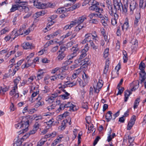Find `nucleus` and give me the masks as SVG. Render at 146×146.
Instances as JSON below:
<instances>
[{
    "mask_svg": "<svg viewBox=\"0 0 146 146\" xmlns=\"http://www.w3.org/2000/svg\"><path fill=\"white\" fill-rule=\"evenodd\" d=\"M89 3H91L92 5L89 7V9L90 10L95 11H99L100 12H102V8H100L98 2L95 0H90Z\"/></svg>",
    "mask_w": 146,
    "mask_h": 146,
    "instance_id": "nucleus-1",
    "label": "nucleus"
},
{
    "mask_svg": "<svg viewBox=\"0 0 146 146\" xmlns=\"http://www.w3.org/2000/svg\"><path fill=\"white\" fill-rule=\"evenodd\" d=\"M25 125V127L27 128L29 126V120H27L26 121H22L20 123H19L15 125V127L17 129H24L23 126Z\"/></svg>",
    "mask_w": 146,
    "mask_h": 146,
    "instance_id": "nucleus-2",
    "label": "nucleus"
},
{
    "mask_svg": "<svg viewBox=\"0 0 146 146\" xmlns=\"http://www.w3.org/2000/svg\"><path fill=\"white\" fill-rule=\"evenodd\" d=\"M113 5L114 9L117 10L121 11V7H122V4L120 0H113Z\"/></svg>",
    "mask_w": 146,
    "mask_h": 146,
    "instance_id": "nucleus-3",
    "label": "nucleus"
},
{
    "mask_svg": "<svg viewBox=\"0 0 146 146\" xmlns=\"http://www.w3.org/2000/svg\"><path fill=\"white\" fill-rule=\"evenodd\" d=\"M136 116L133 115L131 118L130 121L129 122L127 125V129L130 130L131 129V127L133 126L135 123L136 120Z\"/></svg>",
    "mask_w": 146,
    "mask_h": 146,
    "instance_id": "nucleus-4",
    "label": "nucleus"
},
{
    "mask_svg": "<svg viewBox=\"0 0 146 146\" xmlns=\"http://www.w3.org/2000/svg\"><path fill=\"white\" fill-rule=\"evenodd\" d=\"M103 83L102 80H99L98 82L97 83V85L96 87H94V92L97 93H98L101 88L103 86Z\"/></svg>",
    "mask_w": 146,
    "mask_h": 146,
    "instance_id": "nucleus-5",
    "label": "nucleus"
},
{
    "mask_svg": "<svg viewBox=\"0 0 146 146\" xmlns=\"http://www.w3.org/2000/svg\"><path fill=\"white\" fill-rule=\"evenodd\" d=\"M33 2L34 5L36 7L39 9H45V3H41L38 1L36 2L35 0H33Z\"/></svg>",
    "mask_w": 146,
    "mask_h": 146,
    "instance_id": "nucleus-6",
    "label": "nucleus"
},
{
    "mask_svg": "<svg viewBox=\"0 0 146 146\" xmlns=\"http://www.w3.org/2000/svg\"><path fill=\"white\" fill-rule=\"evenodd\" d=\"M57 54H58V56L57 57L56 59L59 61L62 60L66 56L65 53H61L60 52L58 51L57 52Z\"/></svg>",
    "mask_w": 146,
    "mask_h": 146,
    "instance_id": "nucleus-7",
    "label": "nucleus"
},
{
    "mask_svg": "<svg viewBox=\"0 0 146 146\" xmlns=\"http://www.w3.org/2000/svg\"><path fill=\"white\" fill-rule=\"evenodd\" d=\"M86 19V17L85 16L80 17H79L77 20H75L74 23L76 24H81Z\"/></svg>",
    "mask_w": 146,
    "mask_h": 146,
    "instance_id": "nucleus-8",
    "label": "nucleus"
},
{
    "mask_svg": "<svg viewBox=\"0 0 146 146\" xmlns=\"http://www.w3.org/2000/svg\"><path fill=\"white\" fill-rule=\"evenodd\" d=\"M137 4L136 2L133 1L131 2L130 5V12L132 14H133V11L135 9L136 7L137 6Z\"/></svg>",
    "mask_w": 146,
    "mask_h": 146,
    "instance_id": "nucleus-9",
    "label": "nucleus"
},
{
    "mask_svg": "<svg viewBox=\"0 0 146 146\" xmlns=\"http://www.w3.org/2000/svg\"><path fill=\"white\" fill-rule=\"evenodd\" d=\"M141 18V15L140 13H137L135 16V19L134 21V26L137 27L138 25V23Z\"/></svg>",
    "mask_w": 146,
    "mask_h": 146,
    "instance_id": "nucleus-10",
    "label": "nucleus"
},
{
    "mask_svg": "<svg viewBox=\"0 0 146 146\" xmlns=\"http://www.w3.org/2000/svg\"><path fill=\"white\" fill-rule=\"evenodd\" d=\"M132 83L135 85L133 88L131 90V91H135L136 89H137L139 87V82L138 80H137L133 82Z\"/></svg>",
    "mask_w": 146,
    "mask_h": 146,
    "instance_id": "nucleus-11",
    "label": "nucleus"
},
{
    "mask_svg": "<svg viewBox=\"0 0 146 146\" xmlns=\"http://www.w3.org/2000/svg\"><path fill=\"white\" fill-rule=\"evenodd\" d=\"M122 7L123 11L125 13H126L127 11V8L128 7V1L127 0H126L125 2L124 1L123 5H122Z\"/></svg>",
    "mask_w": 146,
    "mask_h": 146,
    "instance_id": "nucleus-12",
    "label": "nucleus"
},
{
    "mask_svg": "<svg viewBox=\"0 0 146 146\" xmlns=\"http://www.w3.org/2000/svg\"><path fill=\"white\" fill-rule=\"evenodd\" d=\"M36 130L34 129H33L31 131L29 132V133H26L24 136H23V137L21 139H25L27 138L31 134H33L35 133L36 131Z\"/></svg>",
    "mask_w": 146,
    "mask_h": 146,
    "instance_id": "nucleus-13",
    "label": "nucleus"
},
{
    "mask_svg": "<svg viewBox=\"0 0 146 146\" xmlns=\"http://www.w3.org/2000/svg\"><path fill=\"white\" fill-rule=\"evenodd\" d=\"M86 50L84 49L82 50L81 52V54L80 55V57L79 58V59H82L83 58L86 56L87 54H86V53L88 50V48H87V47H86Z\"/></svg>",
    "mask_w": 146,
    "mask_h": 146,
    "instance_id": "nucleus-14",
    "label": "nucleus"
},
{
    "mask_svg": "<svg viewBox=\"0 0 146 146\" xmlns=\"http://www.w3.org/2000/svg\"><path fill=\"white\" fill-rule=\"evenodd\" d=\"M112 113L111 111H108L106 113V119L107 122L109 121L112 118Z\"/></svg>",
    "mask_w": 146,
    "mask_h": 146,
    "instance_id": "nucleus-15",
    "label": "nucleus"
},
{
    "mask_svg": "<svg viewBox=\"0 0 146 146\" xmlns=\"http://www.w3.org/2000/svg\"><path fill=\"white\" fill-rule=\"evenodd\" d=\"M108 8L109 10V13L111 15L113 16L114 13H117V11L116 9H113L112 5L108 7Z\"/></svg>",
    "mask_w": 146,
    "mask_h": 146,
    "instance_id": "nucleus-16",
    "label": "nucleus"
},
{
    "mask_svg": "<svg viewBox=\"0 0 146 146\" xmlns=\"http://www.w3.org/2000/svg\"><path fill=\"white\" fill-rule=\"evenodd\" d=\"M21 6L19 5H13L11 8L10 9L11 12H13L16 10L18 9L19 8H20Z\"/></svg>",
    "mask_w": 146,
    "mask_h": 146,
    "instance_id": "nucleus-17",
    "label": "nucleus"
},
{
    "mask_svg": "<svg viewBox=\"0 0 146 146\" xmlns=\"http://www.w3.org/2000/svg\"><path fill=\"white\" fill-rule=\"evenodd\" d=\"M123 53L124 55L123 57V62L124 63H125L127 62L128 60L127 54L126 52L124 50L123 51Z\"/></svg>",
    "mask_w": 146,
    "mask_h": 146,
    "instance_id": "nucleus-18",
    "label": "nucleus"
},
{
    "mask_svg": "<svg viewBox=\"0 0 146 146\" xmlns=\"http://www.w3.org/2000/svg\"><path fill=\"white\" fill-rule=\"evenodd\" d=\"M140 78H144L145 79L146 78V73L144 70L141 71V72L139 73Z\"/></svg>",
    "mask_w": 146,
    "mask_h": 146,
    "instance_id": "nucleus-19",
    "label": "nucleus"
},
{
    "mask_svg": "<svg viewBox=\"0 0 146 146\" xmlns=\"http://www.w3.org/2000/svg\"><path fill=\"white\" fill-rule=\"evenodd\" d=\"M140 99L139 98H138L136 99L135 101L133 106V108L134 109H135L137 108V107L139 105V102H140Z\"/></svg>",
    "mask_w": 146,
    "mask_h": 146,
    "instance_id": "nucleus-20",
    "label": "nucleus"
},
{
    "mask_svg": "<svg viewBox=\"0 0 146 146\" xmlns=\"http://www.w3.org/2000/svg\"><path fill=\"white\" fill-rule=\"evenodd\" d=\"M70 95V94L68 93L67 92H65V94L60 96V97H61L62 99L63 100L65 99H67L69 98L68 97Z\"/></svg>",
    "mask_w": 146,
    "mask_h": 146,
    "instance_id": "nucleus-21",
    "label": "nucleus"
},
{
    "mask_svg": "<svg viewBox=\"0 0 146 146\" xmlns=\"http://www.w3.org/2000/svg\"><path fill=\"white\" fill-rule=\"evenodd\" d=\"M68 49V48L65 46H61L60 47V50L58 51L60 52L61 53H65V51Z\"/></svg>",
    "mask_w": 146,
    "mask_h": 146,
    "instance_id": "nucleus-22",
    "label": "nucleus"
},
{
    "mask_svg": "<svg viewBox=\"0 0 146 146\" xmlns=\"http://www.w3.org/2000/svg\"><path fill=\"white\" fill-rule=\"evenodd\" d=\"M109 63H106L105 66L104 67V70L103 73L105 74H106L108 70L109 69Z\"/></svg>",
    "mask_w": 146,
    "mask_h": 146,
    "instance_id": "nucleus-23",
    "label": "nucleus"
},
{
    "mask_svg": "<svg viewBox=\"0 0 146 146\" xmlns=\"http://www.w3.org/2000/svg\"><path fill=\"white\" fill-rule=\"evenodd\" d=\"M121 27L123 30L124 29H126V30H127L129 27L128 22L127 21L125 22L124 24Z\"/></svg>",
    "mask_w": 146,
    "mask_h": 146,
    "instance_id": "nucleus-24",
    "label": "nucleus"
},
{
    "mask_svg": "<svg viewBox=\"0 0 146 146\" xmlns=\"http://www.w3.org/2000/svg\"><path fill=\"white\" fill-rule=\"evenodd\" d=\"M58 79H60L61 80H63L65 78H66V76L64 74H59L58 75Z\"/></svg>",
    "mask_w": 146,
    "mask_h": 146,
    "instance_id": "nucleus-25",
    "label": "nucleus"
},
{
    "mask_svg": "<svg viewBox=\"0 0 146 146\" xmlns=\"http://www.w3.org/2000/svg\"><path fill=\"white\" fill-rule=\"evenodd\" d=\"M44 104V103L42 101H38V102L35 104V106L36 107H38L40 106H42Z\"/></svg>",
    "mask_w": 146,
    "mask_h": 146,
    "instance_id": "nucleus-26",
    "label": "nucleus"
},
{
    "mask_svg": "<svg viewBox=\"0 0 146 146\" xmlns=\"http://www.w3.org/2000/svg\"><path fill=\"white\" fill-rule=\"evenodd\" d=\"M22 46L25 49H27L30 48V44L29 42H27L25 44L23 43Z\"/></svg>",
    "mask_w": 146,
    "mask_h": 146,
    "instance_id": "nucleus-27",
    "label": "nucleus"
},
{
    "mask_svg": "<svg viewBox=\"0 0 146 146\" xmlns=\"http://www.w3.org/2000/svg\"><path fill=\"white\" fill-rule=\"evenodd\" d=\"M25 125L23 126L24 129H21V130L20 131L18 132L19 133H19V134H21L22 133H24L25 132L27 131L28 130V127H27V128L26 127H25Z\"/></svg>",
    "mask_w": 146,
    "mask_h": 146,
    "instance_id": "nucleus-28",
    "label": "nucleus"
},
{
    "mask_svg": "<svg viewBox=\"0 0 146 146\" xmlns=\"http://www.w3.org/2000/svg\"><path fill=\"white\" fill-rule=\"evenodd\" d=\"M48 21H50V22H49L47 23V25L46 29H47V28H49L50 26L52 25L54 23V22L52 21V19H50V18H48Z\"/></svg>",
    "mask_w": 146,
    "mask_h": 146,
    "instance_id": "nucleus-29",
    "label": "nucleus"
},
{
    "mask_svg": "<svg viewBox=\"0 0 146 146\" xmlns=\"http://www.w3.org/2000/svg\"><path fill=\"white\" fill-rule=\"evenodd\" d=\"M145 67V64L144 63H142V62L139 65V69L141 71L142 70H144V68Z\"/></svg>",
    "mask_w": 146,
    "mask_h": 146,
    "instance_id": "nucleus-30",
    "label": "nucleus"
},
{
    "mask_svg": "<svg viewBox=\"0 0 146 146\" xmlns=\"http://www.w3.org/2000/svg\"><path fill=\"white\" fill-rule=\"evenodd\" d=\"M83 61L82 62L83 63L82 64V66H87L88 64V62L89 61V59L88 58H85L84 59V60H83Z\"/></svg>",
    "mask_w": 146,
    "mask_h": 146,
    "instance_id": "nucleus-31",
    "label": "nucleus"
},
{
    "mask_svg": "<svg viewBox=\"0 0 146 146\" xmlns=\"http://www.w3.org/2000/svg\"><path fill=\"white\" fill-rule=\"evenodd\" d=\"M91 36L92 34L91 33H88L86 34L85 35V37L88 40H89V42L90 43L91 42V41H92L91 40Z\"/></svg>",
    "mask_w": 146,
    "mask_h": 146,
    "instance_id": "nucleus-32",
    "label": "nucleus"
},
{
    "mask_svg": "<svg viewBox=\"0 0 146 146\" xmlns=\"http://www.w3.org/2000/svg\"><path fill=\"white\" fill-rule=\"evenodd\" d=\"M139 5L140 7H145L146 6V0L144 1H143V0H141L140 1Z\"/></svg>",
    "mask_w": 146,
    "mask_h": 146,
    "instance_id": "nucleus-33",
    "label": "nucleus"
},
{
    "mask_svg": "<svg viewBox=\"0 0 146 146\" xmlns=\"http://www.w3.org/2000/svg\"><path fill=\"white\" fill-rule=\"evenodd\" d=\"M40 125V124L38 123V122H36L34 125L33 129L37 131V130L38 129Z\"/></svg>",
    "mask_w": 146,
    "mask_h": 146,
    "instance_id": "nucleus-34",
    "label": "nucleus"
},
{
    "mask_svg": "<svg viewBox=\"0 0 146 146\" xmlns=\"http://www.w3.org/2000/svg\"><path fill=\"white\" fill-rule=\"evenodd\" d=\"M72 62V61H70V60L68 59V60H66L65 62L62 63V65H65V66H67L68 65L71 64Z\"/></svg>",
    "mask_w": 146,
    "mask_h": 146,
    "instance_id": "nucleus-35",
    "label": "nucleus"
},
{
    "mask_svg": "<svg viewBox=\"0 0 146 146\" xmlns=\"http://www.w3.org/2000/svg\"><path fill=\"white\" fill-rule=\"evenodd\" d=\"M69 113L67 111L65 112L61 116V115H60L59 116L60 117H59V118H60V119H62L63 117H66V116H68L69 115Z\"/></svg>",
    "mask_w": 146,
    "mask_h": 146,
    "instance_id": "nucleus-36",
    "label": "nucleus"
},
{
    "mask_svg": "<svg viewBox=\"0 0 146 146\" xmlns=\"http://www.w3.org/2000/svg\"><path fill=\"white\" fill-rule=\"evenodd\" d=\"M82 107L83 108L85 109L88 108V104L87 102H83L82 103Z\"/></svg>",
    "mask_w": 146,
    "mask_h": 146,
    "instance_id": "nucleus-37",
    "label": "nucleus"
},
{
    "mask_svg": "<svg viewBox=\"0 0 146 146\" xmlns=\"http://www.w3.org/2000/svg\"><path fill=\"white\" fill-rule=\"evenodd\" d=\"M19 79L17 78L14 80V86L15 87V88H17V84L19 83L20 80H21V79L20 78H19Z\"/></svg>",
    "mask_w": 146,
    "mask_h": 146,
    "instance_id": "nucleus-38",
    "label": "nucleus"
},
{
    "mask_svg": "<svg viewBox=\"0 0 146 146\" xmlns=\"http://www.w3.org/2000/svg\"><path fill=\"white\" fill-rule=\"evenodd\" d=\"M90 45L91 46L92 48L94 50H96L98 48V46H96L93 43V41H91V42H90Z\"/></svg>",
    "mask_w": 146,
    "mask_h": 146,
    "instance_id": "nucleus-39",
    "label": "nucleus"
},
{
    "mask_svg": "<svg viewBox=\"0 0 146 146\" xmlns=\"http://www.w3.org/2000/svg\"><path fill=\"white\" fill-rule=\"evenodd\" d=\"M66 127L65 123V122H62L61 125L58 127V129H60L61 130H63L65 129Z\"/></svg>",
    "mask_w": 146,
    "mask_h": 146,
    "instance_id": "nucleus-40",
    "label": "nucleus"
},
{
    "mask_svg": "<svg viewBox=\"0 0 146 146\" xmlns=\"http://www.w3.org/2000/svg\"><path fill=\"white\" fill-rule=\"evenodd\" d=\"M103 9H102V12H100L99 11H95L96 13H98L97 15V16H98L99 18H102L103 19L104 17H103V15L101 14V13H102V12L103 11Z\"/></svg>",
    "mask_w": 146,
    "mask_h": 146,
    "instance_id": "nucleus-41",
    "label": "nucleus"
},
{
    "mask_svg": "<svg viewBox=\"0 0 146 146\" xmlns=\"http://www.w3.org/2000/svg\"><path fill=\"white\" fill-rule=\"evenodd\" d=\"M9 87H6L5 88H2V87H0V92H1V91L3 92H5L9 90Z\"/></svg>",
    "mask_w": 146,
    "mask_h": 146,
    "instance_id": "nucleus-42",
    "label": "nucleus"
},
{
    "mask_svg": "<svg viewBox=\"0 0 146 146\" xmlns=\"http://www.w3.org/2000/svg\"><path fill=\"white\" fill-rule=\"evenodd\" d=\"M17 89V88H15V86L13 87V89L10 92L9 94L11 95H14L15 93V90Z\"/></svg>",
    "mask_w": 146,
    "mask_h": 146,
    "instance_id": "nucleus-43",
    "label": "nucleus"
},
{
    "mask_svg": "<svg viewBox=\"0 0 146 146\" xmlns=\"http://www.w3.org/2000/svg\"><path fill=\"white\" fill-rule=\"evenodd\" d=\"M109 50L108 49H106L104 52V56L105 58H107L108 55Z\"/></svg>",
    "mask_w": 146,
    "mask_h": 146,
    "instance_id": "nucleus-44",
    "label": "nucleus"
},
{
    "mask_svg": "<svg viewBox=\"0 0 146 146\" xmlns=\"http://www.w3.org/2000/svg\"><path fill=\"white\" fill-rule=\"evenodd\" d=\"M46 141V140L43 141L42 140V139H41L38 142L37 146H42L44 144Z\"/></svg>",
    "mask_w": 146,
    "mask_h": 146,
    "instance_id": "nucleus-45",
    "label": "nucleus"
},
{
    "mask_svg": "<svg viewBox=\"0 0 146 146\" xmlns=\"http://www.w3.org/2000/svg\"><path fill=\"white\" fill-rule=\"evenodd\" d=\"M44 90H42L43 93H46L50 92L49 89L47 86H45L44 87Z\"/></svg>",
    "mask_w": 146,
    "mask_h": 146,
    "instance_id": "nucleus-46",
    "label": "nucleus"
},
{
    "mask_svg": "<svg viewBox=\"0 0 146 146\" xmlns=\"http://www.w3.org/2000/svg\"><path fill=\"white\" fill-rule=\"evenodd\" d=\"M94 126L92 124L90 125V126H89L88 129L90 131L89 133H90L93 131L94 130Z\"/></svg>",
    "mask_w": 146,
    "mask_h": 146,
    "instance_id": "nucleus-47",
    "label": "nucleus"
},
{
    "mask_svg": "<svg viewBox=\"0 0 146 146\" xmlns=\"http://www.w3.org/2000/svg\"><path fill=\"white\" fill-rule=\"evenodd\" d=\"M45 8L48 7H53L54 6L52 4L49 3H45Z\"/></svg>",
    "mask_w": 146,
    "mask_h": 146,
    "instance_id": "nucleus-48",
    "label": "nucleus"
},
{
    "mask_svg": "<svg viewBox=\"0 0 146 146\" xmlns=\"http://www.w3.org/2000/svg\"><path fill=\"white\" fill-rule=\"evenodd\" d=\"M131 92L128 90H126L125 91V96H129L131 94Z\"/></svg>",
    "mask_w": 146,
    "mask_h": 146,
    "instance_id": "nucleus-49",
    "label": "nucleus"
},
{
    "mask_svg": "<svg viewBox=\"0 0 146 146\" xmlns=\"http://www.w3.org/2000/svg\"><path fill=\"white\" fill-rule=\"evenodd\" d=\"M90 23H92L97 24L98 23V21L97 19H93L90 20L89 21Z\"/></svg>",
    "mask_w": 146,
    "mask_h": 146,
    "instance_id": "nucleus-50",
    "label": "nucleus"
},
{
    "mask_svg": "<svg viewBox=\"0 0 146 146\" xmlns=\"http://www.w3.org/2000/svg\"><path fill=\"white\" fill-rule=\"evenodd\" d=\"M82 59H79V58H78V59L77 60H75L74 63L78 65V64L80 62H81V65H82V64L83 63L82 62L83 61V60H81Z\"/></svg>",
    "mask_w": 146,
    "mask_h": 146,
    "instance_id": "nucleus-51",
    "label": "nucleus"
},
{
    "mask_svg": "<svg viewBox=\"0 0 146 146\" xmlns=\"http://www.w3.org/2000/svg\"><path fill=\"white\" fill-rule=\"evenodd\" d=\"M63 8H59L57 9V12L60 13H64L66 11L63 10Z\"/></svg>",
    "mask_w": 146,
    "mask_h": 146,
    "instance_id": "nucleus-52",
    "label": "nucleus"
},
{
    "mask_svg": "<svg viewBox=\"0 0 146 146\" xmlns=\"http://www.w3.org/2000/svg\"><path fill=\"white\" fill-rule=\"evenodd\" d=\"M128 137L129 139V143H131L134 140V138L133 137H131L130 135H128Z\"/></svg>",
    "mask_w": 146,
    "mask_h": 146,
    "instance_id": "nucleus-53",
    "label": "nucleus"
},
{
    "mask_svg": "<svg viewBox=\"0 0 146 146\" xmlns=\"http://www.w3.org/2000/svg\"><path fill=\"white\" fill-rule=\"evenodd\" d=\"M21 7H22L23 9H24L25 11V13L29 11V7H27L21 6Z\"/></svg>",
    "mask_w": 146,
    "mask_h": 146,
    "instance_id": "nucleus-54",
    "label": "nucleus"
},
{
    "mask_svg": "<svg viewBox=\"0 0 146 146\" xmlns=\"http://www.w3.org/2000/svg\"><path fill=\"white\" fill-rule=\"evenodd\" d=\"M63 66L60 68V71L62 70V72L64 71V70H67L68 69V67L66 66L63 65Z\"/></svg>",
    "mask_w": 146,
    "mask_h": 146,
    "instance_id": "nucleus-55",
    "label": "nucleus"
},
{
    "mask_svg": "<svg viewBox=\"0 0 146 146\" xmlns=\"http://www.w3.org/2000/svg\"><path fill=\"white\" fill-rule=\"evenodd\" d=\"M41 16V15L40 13V11L36 13L34 15H33V17H36L37 18L39 16Z\"/></svg>",
    "mask_w": 146,
    "mask_h": 146,
    "instance_id": "nucleus-56",
    "label": "nucleus"
},
{
    "mask_svg": "<svg viewBox=\"0 0 146 146\" xmlns=\"http://www.w3.org/2000/svg\"><path fill=\"white\" fill-rule=\"evenodd\" d=\"M58 46H56L53 47L51 50V52L54 53L55 52L58 50Z\"/></svg>",
    "mask_w": 146,
    "mask_h": 146,
    "instance_id": "nucleus-57",
    "label": "nucleus"
},
{
    "mask_svg": "<svg viewBox=\"0 0 146 146\" xmlns=\"http://www.w3.org/2000/svg\"><path fill=\"white\" fill-rule=\"evenodd\" d=\"M72 80H73L71 82V84H73L74 85H76L78 81V79H73Z\"/></svg>",
    "mask_w": 146,
    "mask_h": 146,
    "instance_id": "nucleus-58",
    "label": "nucleus"
},
{
    "mask_svg": "<svg viewBox=\"0 0 146 146\" xmlns=\"http://www.w3.org/2000/svg\"><path fill=\"white\" fill-rule=\"evenodd\" d=\"M29 57L28 56H27V58H26L27 59V60H28L27 63V64H25V65H26V68H27L29 67L31 64V63L30 64L29 62V61H31L30 60V59H28L29 58Z\"/></svg>",
    "mask_w": 146,
    "mask_h": 146,
    "instance_id": "nucleus-59",
    "label": "nucleus"
},
{
    "mask_svg": "<svg viewBox=\"0 0 146 146\" xmlns=\"http://www.w3.org/2000/svg\"><path fill=\"white\" fill-rule=\"evenodd\" d=\"M58 75H56L54 76H51L50 77L51 80H58Z\"/></svg>",
    "mask_w": 146,
    "mask_h": 146,
    "instance_id": "nucleus-60",
    "label": "nucleus"
},
{
    "mask_svg": "<svg viewBox=\"0 0 146 146\" xmlns=\"http://www.w3.org/2000/svg\"><path fill=\"white\" fill-rule=\"evenodd\" d=\"M71 50L73 51L74 52H75L76 54L77 52L78 51L79 49L77 47H73L71 49Z\"/></svg>",
    "mask_w": 146,
    "mask_h": 146,
    "instance_id": "nucleus-61",
    "label": "nucleus"
},
{
    "mask_svg": "<svg viewBox=\"0 0 146 146\" xmlns=\"http://www.w3.org/2000/svg\"><path fill=\"white\" fill-rule=\"evenodd\" d=\"M39 93V91L38 90L37 91H36V92H34L32 94L31 97L32 98H33L35 97L37 94H38Z\"/></svg>",
    "mask_w": 146,
    "mask_h": 146,
    "instance_id": "nucleus-62",
    "label": "nucleus"
},
{
    "mask_svg": "<svg viewBox=\"0 0 146 146\" xmlns=\"http://www.w3.org/2000/svg\"><path fill=\"white\" fill-rule=\"evenodd\" d=\"M111 23L112 24L114 25L117 23V19H111Z\"/></svg>",
    "mask_w": 146,
    "mask_h": 146,
    "instance_id": "nucleus-63",
    "label": "nucleus"
},
{
    "mask_svg": "<svg viewBox=\"0 0 146 146\" xmlns=\"http://www.w3.org/2000/svg\"><path fill=\"white\" fill-rule=\"evenodd\" d=\"M121 64L119 63L115 67V69L117 70V72H118L120 69L121 68Z\"/></svg>",
    "mask_w": 146,
    "mask_h": 146,
    "instance_id": "nucleus-64",
    "label": "nucleus"
}]
</instances>
